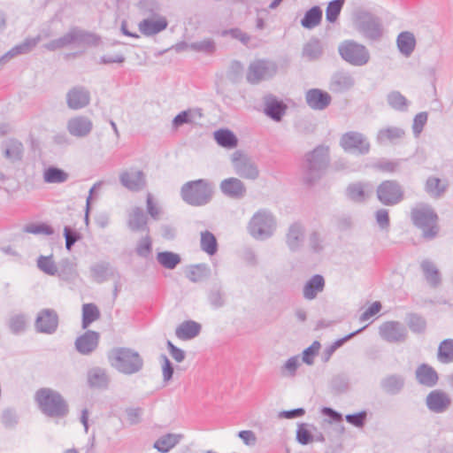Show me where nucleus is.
Wrapping results in <instances>:
<instances>
[{"mask_svg": "<svg viewBox=\"0 0 453 453\" xmlns=\"http://www.w3.org/2000/svg\"><path fill=\"white\" fill-rule=\"evenodd\" d=\"M353 25L356 31L366 40L377 42L384 35L381 19L367 10L357 9L354 12Z\"/></svg>", "mask_w": 453, "mask_h": 453, "instance_id": "1", "label": "nucleus"}, {"mask_svg": "<svg viewBox=\"0 0 453 453\" xmlns=\"http://www.w3.org/2000/svg\"><path fill=\"white\" fill-rule=\"evenodd\" d=\"M109 360L113 368L126 375L137 373L143 368L141 355L129 348L113 349L109 354Z\"/></svg>", "mask_w": 453, "mask_h": 453, "instance_id": "2", "label": "nucleus"}, {"mask_svg": "<svg viewBox=\"0 0 453 453\" xmlns=\"http://www.w3.org/2000/svg\"><path fill=\"white\" fill-rule=\"evenodd\" d=\"M329 163L328 148L318 146L305 156L303 164V178L306 183L312 184L324 173Z\"/></svg>", "mask_w": 453, "mask_h": 453, "instance_id": "3", "label": "nucleus"}, {"mask_svg": "<svg viewBox=\"0 0 453 453\" xmlns=\"http://www.w3.org/2000/svg\"><path fill=\"white\" fill-rule=\"evenodd\" d=\"M100 38L92 33L86 32L78 27L71 28L63 36L52 40L44 45L48 50L54 51L71 45L76 47L96 46Z\"/></svg>", "mask_w": 453, "mask_h": 453, "instance_id": "4", "label": "nucleus"}, {"mask_svg": "<svg viewBox=\"0 0 453 453\" xmlns=\"http://www.w3.org/2000/svg\"><path fill=\"white\" fill-rule=\"evenodd\" d=\"M35 401L42 412L49 417L62 418L68 413V405L63 396L56 390L44 388L35 394Z\"/></svg>", "mask_w": 453, "mask_h": 453, "instance_id": "5", "label": "nucleus"}, {"mask_svg": "<svg viewBox=\"0 0 453 453\" xmlns=\"http://www.w3.org/2000/svg\"><path fill=\"white\" fill-rule=\"evenodd\" d=\"M212 185L203 179L186 182L180 189V196L192 206H203L212 198Z\"/></svg>", "mask_w": 453, "mask_h": 453, "instance_id": "6", "label": "nucleus"}, {"mask_svg": "<svg viewBox=\"0 0 453 453\" xmlns=\"http://www.w3.org/2000/svg\"><path fill=\"white\" fill-rule=\"evenodd\" d=\"M411 217L413 224L422 229L426 239H433L438 234L437 215L427 204H418L412 208Z\"/></svg>", "mask_w": 453, "mask_h": 453, "instance_id": "7", "label": "nucleus"}, {"mask_svg": "<svg viewBox=\"0 0 453 453\" xmlns=\"http://www.w3.org/2000/svg\"><path fill=\"white\" fill-rule=\"evenodd\" d=\"M276 228V220L273 213L265 209L257 211L250 219L248 230L257 240H266L271 237Z\"/></svg>", "mask_w": 453, "mask_h": 453, "instance_id": "8", "label": "nucleus"}, {"mask_svg": "<svg viewBox=\"0 0 453 453\" xmlns=\"http://www.w3.org/2000/svg\"><path fill=\"white\" fill-rule=\"evenodd\" d=\"M341 58L353 66H364L370 61L369 50L354 40H345L338 46Z\"/></svg>", "mask_w": 453, "mask_h": 453, "instance_id": "9", "label": "nucleus"}, {"mask_svg": "<svg viewBox=\"0 0 453 453\" xmlns=\"http://www.w3.org/2000/svg\"><path fill=\"white\" fill-rule=\"evenodd\" d=\"M277 65L270 60L257 59L252 61L247 70L246 79L250 84H258L273 78L277 73Z\"/></svg>", "mask_w": 453, "mask_h": 453, "instance_id": "10", "label": "nucleus"}, {"mask_svg": "<svg viewBox=\"0 0 453 453\" xmlns=\"http://www.w3.org/2000/svg\"><path fill=\"white\" fill-rule=\"evenodd\" d=\"M231 162L234 173L241 178L255 180L259 177L257 164L242 151H234L232 154Z\"/></svg>", "mask_w": 453, "mask_h": 453, "instance_id": "11", "label": "nucleus"}, {"mask_svg": "<svg viewBox=\"0 0 453 453\" xmlns=\"http://www.w3.org/2000/svg\"><path fill=\"white\" fill-rule=\"evenodd\" d=\"M378 200L386 206H394L404 199V190L396 180H384L376 190Z\"/></svg>", "mask_w": 453, "mask_h": 453, "instance_id": "12", "label": "nucleus"}, {"mask_svg": "<svg viewBox=\"0 0 453 453\" xmlns=\"http://www.w3.org/2000/svg\"><path fill=\"white\" fill-rule=\"evenodd\" d=\"M341 146L346 151L367 154L370 150V143L365 136L358 132H348L344 134L340 141Z\"/></svg>", "mask_w": 453, "mask_h": 453, "instance_id": "13", "label": "nucleus"}, {"mask_svg": "<svg viewBox=\"0 0 453 453\" xmlns=\"http://www.w3.org/2000/svg\"><path fill=\"white\" fill-rule=\"evenodd\" d=\"M451 404L450 395L441 389H434L426 397V405L433 413H444Z\"/></svg>", "mask_w": 453, "mask_h": 453, "instance_id": "14", "label": "nucleus"}, {"mask_svg": "<svg viewBox=\"0 0 453 453\" xmlns=\"http://www.w3.org/2000/svg\"><path fill=\"white\" fill-rule=\"evenodd\" d=\"M90 92L83 86H74L65 95L67 107L73 111L84 109L90 104Z\"/></svg>", "mask_w": 453, "mask_h": 453, "instance_id": "15", "label": "nucleus"}, {"mask_svg": "<svg viewBox=\"0 0 453 453\" xmlns=\"http://www.w3.org/2000/svg\"><path fill=\"white\" fill-rule=\"evenodd\" d=\"M58 326V316L56 311L52 309H43L40 311L35 319V326L37 332L52 334Z\"/></svg>", "mask_w": 453, "mask_h": 453, "instance_id": "16", "label": "nucleus"}, {"mask_svg": "<svg viewBox=\"0 0 453 453\" xmlns=\"http://www.w3.org/2000/svg\"><path fill=\"white\" fill-rule=\"evenodd\" d=\"M380 336L388 342H401L405 341L407 331L404 326L397 321H388L379 327Z\"/></svg>", "mask_w": 453, "mask_h": 453, "instance_id": "17", "label": "nucleus"}, {"mask_svg": "<svg viewBox=\"0 0 453 453\" xmlns=\"http://www.w3.org/2000/svg\"><path fill=\"white\" fill-rule=\"evenodd\" d=\"M355 83V78L349 71L338 70L332 74L328 88L333 93L342 94L351 89Z\"/></svg>", "mask_w": 453, "mask_h": 453, "instance_id": "18", "label": "nucleus"}, {"mask_svg": "<svg viewBox=\"0 0 453 453\" xmlns=\"http://www.w3.org/2000/svg\"><path fill=\"white\" fill-rule=\"evenodd\" d=\"M93 129L92 120L84 115L70 118L66 122V130L76 138L87 137Z\"/></svg>", "mask_w": 453, "mask_h": 453, "instance_id": "19", "label": "nucleus"}, {"mask_svg": "<svg viewBox=\"0 0 453 453\" xmlns=\"http://www.w3.org/2000/svg\"><path fill=\"white\" fill-rule=\"evenodd\" d=\"M119 181L127 189L138 192L146 187V176L141 170L131 168L119 174Z\"/></svg>", "mask_w": 453, "mask_h": 453, "instance_id": "20", "label": "nucleus"}, {"mask_svg": "<svg viewBox=\"0 0 453 453\" xmlns=\"http://www.w3.org/2000/svg\"><path fill=\"white\" fill-rule=\"evenodd\" d=\"M219 189L225 196L235 200L243 198L247 193V188L244 182L235 177H230L221 180Z\"/></svg>", "mask_w": 453, "mask_h": 453, "instance_id": "21", "label": "nucleus"}, {"mask_svg": "<svg viewBox=\"0 0 453 453\" xmlns=\"http://www.w3.org/2000/svg\"><path fill=\"white\" fill-rule=\"evenodd\" d=\"M287 110L288 105L277 96L267 95L264 97V113L273 120L280 121Z\"/></svg>", "mask_w": 453, "mask_h": 453, "instance_id": "22", "label": "nucleus"}, {"mask_svg": "<svg viewBox=\"0 0 453 453\" xmlns=\"http://www.w3.org/2000/svg\"><path fill=\"white\" fill-rule=\"evenodd\" d=\"M167 26L168 21L164 16L147 17L138 24L140 32L146 36L155 35L165 30Z\"/></svg>", "mask_w": 453, "mask_h": 453, "instance_id": "23", "label": "nucleus"}, {"mask_svg": "<svg viewBox=\"0 0 453 453\" xmlns=\"http://www.w3.org/2000/svg\"><path fill=\"white\" fill-rule=\"evenodd\" d=\"M305 101L311 109L323 111L331 104L332 97L319 88H311L305 93Z\"/></svg>", "mask_w": 453, "mask_h": 453, "instance_id": "24", "label": "nucleus"}, {"mask_svg": "<svg viewBox=\"0 0 453 453\" xmlns=\"http://www.w3.org/2000/svg\"><path fill=\"white\" fill-rule=\"evenodd\" d=\"M100 335L97 332L88 330L75 341L76 350L82 355H89L98 346Z\"/></svg>", "mask_w": 453, "mask_h": 453, "instance_id": "25", "label": "nucleus"}, {"mask_svg": "<svg viewBox=\"0 0 453 453\" xmlns=\"http://www.w3.org/2000/svg\"><path fill=\"white\" fill-rule=\"evenodd\" d=\"M148 219L143 210L134 207L128 213L127 226L133 232L149 233Z\"/></svg>", "mask_w": 453, "mask_h": 453, "instance_id": "26", "label": "nucleus"}, {"mask_svg": "<svg viewBox=\"0 0 453 453\" xmlns=\"http://www.w3.org/2000/svg\"><path fill=\"white\" fill-rule=\"evenodd\" d=\"M347 196L353 202L365 201L372 194V186L368 182H355L348 186Z\"/></svg>", "mask_w": 453, "mask_h": 453, "instance_id": "27", "label": "nucleus"}, {"mask_svg": "<svg viewBox=\"0 0 453 453\" xmlns=\"http://www.w3.org/2000/svg\"><path fill=\"white\" fill-rule=\"evenodd\" d=\"M420 268L427 284L436 288L441 284V275L436 265L429 260L424 259L420 263Z\"/></svg>", "mask_w": 453, "mask_h": 453, "instance_id": "28", "label": "nucleus"}, {"mask_svg": "<svg viewBox=\"0 0 453 453\" xmlns=\"http://www.w3.org/2000/svg\"><path fill=\"white\" fill-rule=\"evenodd\" d=\"M415 374L418 382L428 388L435 386L439 380L436 371L426 364L418 365Z\"/></svg>", "mask_w": 453, "mask_h": 453, "instance_id": "29", "label": "nucleus"}, {"mask_svg": "<svg viewBox=\"0 0 453 453\" xmlns=\"http://www.w3.org/2000/svg\"><path fill=\"white\" fill-rule=\"evenodd\" d=\"M404 378L400 374H389L380 380L381 389L388 395L399 394L404 387Z\"/></svg>", "mask_w": 453, "mask_h": 453, "instance_id": "30", "label": "nucleus"}, {"mask_svg": "<svg viewBox=\"0 0 453 453\" xmlns=\"http://www.w3.org/2000/svg\"><path fill=\"white\" fill-rule=\"evenodd\" d=\"M325 288V280L322 275H313L303 286V296L306 300H313Z\"/></svg>", "mask_w": 453, "mask_h": 453, "instance_id": "31", "label": "nucleus"}, {"mask_svg": "<svg viewBox=\"0 0 453 453\" xmlns=\"http://www.w3.org/2000/svg\"><path fill=\"white\" fill-rule=\"evenodd\" d=\"M91 277L97 283H103L113 278L116 270L107 262H100L90 267Z\"/></svg>", "mask_w": 453, "mask_h": 453, "instance_id": "32", "label": "nucleus"}, {"mask_svg": "<svg viewBox=\"0 0 453 453\" xmlns=\"http://www.w3.org/2000/svg\"><path fill=\"white\" fill-rule=\"evenodd\" d=\"M397 49L402 55L410 57L416 48V38L410 31L401 32L396 38Z\"/></svg>", "mask_w": 453, "mask_h": 453, "instance_id": "33", "label": "nucleus"}, {"mask_svg": "<svg viewBox=\"0 0 453 453\" xmlns=\"http://www.w3.org/2000/svg\"><path fill=\"white\" fill-rule=\"evenodd\" d=\"M404 135L405 132L403 129L397 127H388L379 130L376 139L380 144L395 143L402 140Z\"/></svg>", "mask_w": 453, "mask_h": 453, "instance_id": "34", "label": "nucleus"}, {"mask_svg": "<svg viewBox=\"0 0 453 453\" xmlns=\"http://www.w3.org/2000/svg\"><path fill=\"white\" fill-rule=\"evenodd\" d=\"M201 332V325L194 320L182 322L175 330L176 336L183 341L196 337Z\"/></svg>", "mask_w": 453, "mask_h": 453, "instance_id": "35", "label": "nucleus"}, {"mask_svg": "<svg viewBox=\"0 0 453 453\" xmlns=\"http://www.w3.org/2000/svg\"><path fill=\"white\" fill-rule=\"evenodd\" d=\"M109 380V376L103 368L94 367L88 372V384L90 388H106Z\"/></svg>", "mask_w": 453, "mask_h": 453, "instance_id": "36", "label": "nucleus"}, {"mask_svg": "<svg viewBox=\"0 0 453 453\" xmlns=\"http://www.w3.org/2000/svg\"><path fill=\"white\" fill-rule=\"evenodd\" d=\"M304 228L302 225L295 223L290 226L287 234V244L291 250H297L303 244Z\"/></svg>", "mask_w": 453, "mask_h": 453, "instance_id": "37", "label": "nucleus"}, {"mask_svg": "<svg viewBox=\"0 0 453 453\" xmlns=\"http://www.w3.org/2000/svg\"><path fill=\"white\" fill-rule=\"evenodd\" d=\"M182 438V434H166L154 442V448L161 453H167L175 447Z\"/></svg>", "mask_w": 453, "mask_h": 453, "instance_id": "38", "label": "nucleus"}, {"mask_svg": "<svg viewBox=\"0 0 453 453\" xmlns=\"http://www.w3.org/2000/svg\"><path fill=\"white\" fill-rule=\"evenodd\" d=\"M69 178V174L64 170L50 166L43 171V181L49 184H61L65 182Z\"/></svg>", "mask_w": 453, "mask_h": 453, "instance_id": "39", "label": "nucleus"}, {"mask_svg": "<svg viewBox=\"0 0 453 453\" xmlns=\"http://www.w3.org/2000/svg\"><path fill=\"white\" fill-rule=\"evenodd\" d=\"M214 139L219 145L226 149H234L238 143L237 137L229 129H219L215 131Z\"/></svg>", "mask_w": 453, "mask_h": 453, "instance_id": "40", "label": "nucleus"}, {"mask_svg": "<svg viewBox=\"0 0 453 453\" xmlns=\"http://www.w3.org/2000/svg\"><path fill=\"white\" fill-rule=\"evenodd\" d=\"M4 155L12 162L20 160L23 155V144L17 140L6 142L4 145Z\"/></svg>", "mask_w": 453, "mask_h": 453, "instance_id": "41", "label": "nucleus"}, {"mask_svg": "<svg viewBox=\"0 0 453 453\" xmlns=\"http://www.w3.org/2000/svg\"><path fill=\"white\" fill-rule=\"evenodd\" d=\"M322 10L319 6H313L308 10L301 20V24L307 29H311L320 24Z\"/></svg>", "mask_w": 453, "mask_h": 453, "instance_id": "42", "label": "nucleus"}, {"mask_svg": "<svg viewBox=\"0 0 453 453\" xmlns=\"http://www.w3.org/2000/svg\"><path fill=\"white\" fill-rule=\"evenodd\" d=\"M201 250L208 255H214L218 250L217 239L212 233L208 230L201 232L200 239Z\"/></svg>", "mask_w": 453, "mask_h": 453, "instance_id": "43", "label": "nucleus"}, {"mask_svg": "<svg viewBox=\"0 0 453 453\" xmlns=\"http://www.w3.org/2000/svg\"><path fill=\"white\" fill-rule=\"evenodd\" d=\"M157 262L165 268L173 270L180 263L179 254L172 251H162L157 254Z\"/></svg>", "mask_w": 453, "mask_h": 453, "instance_id": "44", "label": "nucleus"}, {"mask_svg": "<svg viewBox=\"0 0 453 453\" xmlns=\"http://www.w3.org/2000/svg\"><path fill=\"white\" fill-rule=\"evenodd\" d=\"M437 359L442 364L453 362V339H446L440 343Z\"/></svg>", "mask_w": 453, "mask_h": 453, "instance_id": "45", "label": "nucleus"}, {"mask_svg": "<svg viewBox=\"0 0 453 453\" xmlns=\"http://www.w3.org/2000/svg\"><path fill=\"white\" fill-rule=\"evenodd\" d=\"M100 318V311L94 303H85L82 306V328L86 329L91 323Z\"/></svg>", "mask_w": 453, "mask_h": 453, "instance_id": "46", "label": "nucleus"}, {"mask_svg": "<svg viewBox=\"0 0 453 453\" xmlns=\"http://www.w3.org/2000/svg\"><path fill=\"white\" fill-rule=\"evenodd\" d=\"M207 299L213 309H219L226 304V293L220 287H214L208 291Z\"/></svg>", "mask_w": 453, "mask_h": 453, "instance_id": "47", "label": "nucleus"}, {"mask_svg": "<svg viewBox=\"0 0 453 453\" xmlns=\"http://www.w3.org/2000/svg\"><path fill=\"white\" fill-rule=\"evenodd\" d=\"M36 264L40 271L50 276H55L58 272L57 264L53 260L52 255L39 256Z\"/></svg>", "mask_w": 453, "mask_h": 453, "instance_id": "48", "label": "nucleus"}, {"mask_svg": "<svg viewBox=\"0 0 453 453\" xmlns=\"http://www.w3.org/2000/svg\"><path fill=\"white\" fill-rule=\"evenodd\" d=\"M323 53L322 46L318 40H312L307 42L303 50V56L308 60H317Z\"/></svg>", "mask_w": 453, "mask_h": 453, "instance_id": "49", "label": "nucleus"}, {"mask_svg": "<svg viewBox=\"0 0 453 453\" xmlns=\"http://www.w3.org/2000/svg\"><path fill=\"white\" fill-rule=\"evenodd\" d=\"M300 365L299 356H293L289 357L280 367V375L284 378H294L296 375V372Z\"/></svg>", "mask_w": 453, "mask_h": 453, "instance_id": "50", "label": "nucleus"}, {"mask_svg": "<svg viewBox=\"0 0 453 453\" xmlns=\"http://www.w3.org/2000/svg\"><path fill=\"white\" fill-rule=\"evenodd\" d=\"M345 0H333L328 3L326 9V19L330 23H334L342 10Z\"/></svg>", "mask_w": 453, "mask_h": 453, "instance_id": "51", "label": "nucleus"}, {"mask_svg": "<svg viewBox=\"0 0 453 453\" xmlns=\"http://www.w3.org/2000/svg\"><path fill=\"white\" fill-rule=\"evenodd\" d=\"M141 13L147 17L160 16V5L156 0H142L139 3Z\"/></svg>", "mask_w": 453, "mask_h": 453, "instance_id": "52", "label": "nucleus"}, {"mask_svg": "<svg viewBox=\"0 0 453 453\" xmlns=\"http://www.w3.org/2000/svg\"><path fill=\"white\" fill-rule=\"evenodd\" d=\"M388 103L396 111H404L408 107V100L398 91H393L388 94Z\"/></svg>", "mask_w": 453, "mask_h": 453, "instance_id": "53", "label": "nucleus"}, {"mask_svg": "<svg viewBox=\"0 0 453 453\" xmlns=\"http://www.w3.org/2000/svg\"><path fill=\"white\" fill-rule=\"evenodd\" d=\"M196 115V111H194V110H187V111H180L173 119V127L178 128L184 124L195 123Z\"/></svg>", "mask_w": 453, "mask_h": 453, "instance_id": "54", "label": "nucleus"}, {"mask_svg": "<svg viewBox=\"0 0 453 453\" xmlns=\"http://www.w3.org/2000/svg\"><path fill=\"white\" fill-rule=\"evenodd\" d=\"M27 326V317L24 314H14L9 319V327L13 334H20Z\"/></svg>", "mask_w": 453, "mask_h": 453, "instance_id": "55", "label": "nucleus"}, {"mask_svg": "<svg viewBox=\"0 0 453 453\" xmlns=\"http://www.w3.org/2000/svg\"><path fill=\"white\" fill-rule=\"evenodd\" d=\"M408 326L413 333H424L426 327V322L424 318L418 314H410L407 320Z\"/></svg>", "mask_w": 453, "mask_h": 453, "instance_id": "56", "label": "nucleus"}, {"mask_svg": "<svg viewBox=\"0 0 453 453\" xmlns=\"http://www.w3.org/2000/svg\"><path fill=\"white\" fill-rule=\"evenodd\" d=\"M321 345L319 342L315 341L311 346L306 348L302 353V361L308 365L314 364V358L318 355Z\"/></svg>", "mask_w": 453, "mask_h": 453, "instance_id": "57", "label": "nucleus"}, {"mask_svg": "<svg viewBox=\"0 0 453 453\" xmlns=\"http://www.w3.org/2000/svg\"><path fill=\"white\" fill-rule=\"evenodd\" d=\"M151 250L152 242L149 233H146V235L139 240L135 251L138 256L142 257H148L151 253Z\"/></svg>", "mask_w": 453, "mask_h": 453, "instance_id": "58", "label": "nucleus"}, {"mask_svg": "<svg viewBox=\"0 0 453 453\" xmlns=\"http://www.w3.org/2000/svg\"><path fill=\"white\" fill-rule=\"evenodd\" d=\"M189 50H192L194 51L197 52H204V53H212L214 52L216 46L215 42L211 39H206L200 42H196L189 43L188 45Z\"/></svg>", "mask_w": 453, "mask_h": 453, "instance_id": "59", "label": "nucleus"}, {"mask_svg": "<svg viewBox=\"0 0 453 453\" xmlns=\"http://www.w3.org/2000/svg\"><path fill=\"white\" fill-rule=\"evenodd\" d=\"M426 192L435 197L440 196L445 190V188L441 185V180L435 177H430L426 183Z\"/></svg>", "mask_w": 453, "mask_h": 453, "instance_id": "60", "label": "nucleus"}, {"mask_svg": "<svg viewBox=\"0 0 453 453\" xmlns=\"http://www.w3.org/2000/svg\"><path fill=\"white\" fill-rule=\"evenodd\" d=\"M24 231L33 234L51 235L54 234L52 227L44 223L27 225L24 227Z\"/></svg>", "mask_w": 453, "mask_h": 453, "instance_id": "61", "label": "nucleus"}, {"mask_svg": "<svg viewBox=\"0 0 453 453\" xmlns=\"http://www.w3.org/2000/svg\"><path fill=\"white\" fill-rule=\"evenodd\" d=\"M41 36L26 38L21 43L14 46L19 55L27 54L38 44Z\"/></svg>", "mask_w": 453, "mask_h": 453, "instance_id": "62", "label": "nucleus"}, {"mask_svg": "<svg viewBox=\"0 0 453 453\" xmlns=\"http://www.w3.org/2000/svg\"><path fill=\"white\" fill-rule=\"evenodd\" d=\"M308 426V424L301 423L296 430V441L302 445H307L313 441L312 434L307 429Z\"/></svg>", "mask_w": 453, "mask_h": 453, "instance_id": "63", "label": "nucleus"}, {"mask_svg": "<svg viewBox=\"0 0 453 453\" xmlns=\"http://www.w3.org/2000/svg\"><path fill=\"white\" fill-rule=\"evenodd\" d=\"M428 114L426 111H422L418 113L413 119L412 123V132L415 135V137H418L421 132L423 131V128L427 122Z\"/></svg>", "mask_w": 453, "mask_h": 453, "instance_id": "64", "label": "nucleus"}]
</instances>
